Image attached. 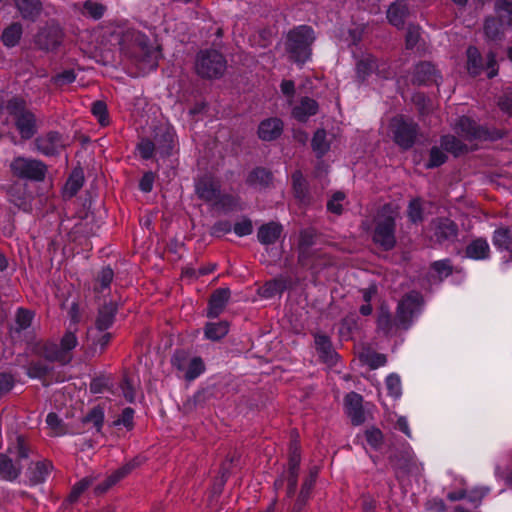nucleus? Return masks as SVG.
Masks as SVG:
<instances>
[{"label": "nucleus", "mask_w": 512, "mask_h": 512, "mask_svg": "<svg viewBox=\"0 0 512 512\" xmlns=\"http://www.w3.org/2000/svg\"><path fill=\"white\" fill-rule=\"evenodd\" d=\"M493 245L498 250H512V235L511 231L506 228L495 230L492 239Z\"/></svg>", "instance_id": "nucleus-37"}, {"label": "nucleus", "mask_w": 512, "mask_h": 512, "mask_svg": "<svg viewBox=\"0 0 512 512\" xmlns=\"http://www.w3.org/2000/svg\"><path fill=\"white\" fill-rule=\"evenodd\" d=\"M292 185L296 197L303 201L307 194V185L306 180L300 171H295L292 174Z\"/></svg>", "instance_id": "nucleus-45"}, {"label": "nucleus", "mask_w": 512, "mask_h": 512, "mask_svg": "<svg viewBox=\"0 0 512 512\" xmlns=\"http://www.w3.org/2000/svg\"><path fill=\"white\" fill-rule=\"evenodd\" d=\"M282 289L281 283L277 281H269L267 282L262 290H263V296L266 298L273 297L277 293H279Z\"/></svg>", "instance_id": "nucleus-64"}, {"label": "nucleus", "mask_w": 512, "mask_h": 512, "mask_svg": "<svg viewBox=\"0 0 512 512\" xmlns=\"http://www.w3.org/2000/svg\"><path fill=\"white\" fill-rule=\"evenodd\" d=\"M378 60L372 54L361 55L355 65L356 80L358 83H364L369 76L378 71Z\"/></svg>", "instance_id": "nucleus-21"}, {"label": "nucleus", "mask_w": 512, "mask_h": 512, "mask_svg": "<svg viewBox=\"0 0 512 512\" xmlns=\"http://www.w3.org/2000/svg\"><path fill=\"white\" fill-rule=\"evenodd\" d=\"M16 7L23 19L35 22L42 12L40 0H15Z\"/></svg>", "instance_id": "nucleus-27"}, {"label": "nucleus", "mask_w": 512, "mask_h": 512, "mask_svg": "<svg viewBox=\"0 0 512 512\" xmlns=\"http://www.w3.org/2000/svg\"><path fill=\"white\" fill-rule=\"evenodd\" d=\"M36 146L43 155L53 156L60 153L65 146V141L58 132H49L36 139Z\"/></svg>", "instance_id": "nucleus-18"}, {"label": "nucleus", "mask_w": 512, "mask_h": 512, "mask_svg": "<svg viewBox=\"0 0 512 512\" xmlns=\"http://www.w3.org/2000/svg\"><path fill=\"white\" fill-rule=\"evenodd\" d=\"M23 29L22 25L18 22H14L6 27L1 35V39L3 44L6 47H14L16 46L22 36Z\"/></svg>", "instance_id": "nucleus-33"}, {"label": "nucleus", "mask_w": 512, "mask_h": 512, "mask_svg": "<svg viewBox=\"0 0 512 512\" xmlns=\"http://www.w3.org/2000/svg\"><path fill=\"white\" fill-rule=\"evenodd\" d=\"M441 147L446 151L458 156L465 151L467 147L459 139L452 135H444L440 140Z\"/></svg>", "instance_id": "nucleus-38"}, {"label": "nucleus", "mask_w": 512, "mask_h": 512, "mask_svg": "<svg viewBox=\"0 0 512 512\" xmlns=\"http://www.w3.org/2000/svg\"><path fill=\"white\" fill-rule=\"evenodd\" d=\"M230 298V290L228 288H220L211 295L208 305L207 316L209 318L218 317L224 310Z\"/></svg>", "instance_id": "nucleus-25"}, {"label": "nucleus", "mask_w": 512, "mask_h": 512, "mask_svg": "<svg viewBox=\"0 0 512 512\" xmlns=\"http://www.w3.org/2000/svg\"><path fill=\"white\" fill-rule=\"evenodd\" d=\"M432 269L439 275L440 278L447 277L452 273V266L449 259L435 261L432 264Z\"/></svg>", "instance_id": "nucleus-56"}, {"label": "nucleus", "mask_w": 512, "mask_h": 512, "mask_svg": "<svg viewBox=\"0 0 512 512\" xmlns=\"http://www.w3.org/2000/svg\"><path fill=\"white\" fill-rule=\"evenodd\" d=\"M283 227L276 222H269L262 225L257 232V238L263 245L274 244L281 236Z\"/></svg>", "instance_id": "nucleus-28"}, {"label": "nucleus", "mask_w": 512, "mask_h": 512, "mask_svg": "<svg viewBox=\"0 0 512 512\" xmlns=\"http://www.w3.org/2000/svg\"><path fill=\"white\" fill-rule=\"evenodd\" d=\"M495 10L507 26H512V0H496Z\"/></svg>", "instance_id": "nucleus-41"}, {"label": "nucleus", "mask_w": 512, "mask_h": 512, "mask_svg": "<svg viewBox=\"0 0 512 512\" xmlns=\"http://www.w3.org/2000/svg\"><path fill=\"white\" fill-rule=\"evenodd\" d=\"M91 341L95 350L99 347L100 352H102L111 339V334L109 332L104 331L101 333H95L94 337H88Z\"/></svg>", "instance_id": "nucleus-57"}, {"label": "nucleus", "mask_w": 512, "mask_h": 512, "mask_svg": "<svg viewBox=\"0 0 512 512\" xmlns=\"http://www.w3.org/2000/svg\"><path fill=\"white\" fill-rule=\"evenodd\" d=\"M142 463V459L140 457H136L133 460L127 462L122 467L115 470L111 475H109L103 482L97 483L94 485V489L96 493H104L125 476H127L133 469L138 467Z\"/></svg>", "instance_id": "nucleus-17"}, {"label": "nucleus", "mask_w": 512, "mask_h": 512, "mask_svg": "<svg viewBox=\"0 0 512 512\" xmlns=\"http://www.w3.org/2000/svg\"><path fill=\"white\" fill-rule=\"evenodd\" d=\"M318 104L314 98H301L299 104H295L292 109V115L298 121L304 122L310 116L316 114Z\"/></svg>", "instance_id": "nucleus-29"}, {"label": "nucleus", "mask_w": 512, "mask_h": 512, "mask_svg": "<svg viewBox=\"0 0 512 512\" xmlns=\"http://www.w3.org/2000/svg\"><path fill=\"white\" fill-rule=\"evenodd\" d=\"M233 231L239 237L250 235L253 231L251 220L244 219L240 222H237L233 227Z\"/></svg>", "instance_id": "nucleus-59"}, {"label": "nucleus", "mask_w": 512, "mask_h": 512, "mask_svg": "<svg viewBox=\"0 0 512 512\" xmlns=\"http://www.w3.org/2000/svg\"><path fill=\"white\" fill-rule=\"evenodd\" d=\"M455 130L466 140H493L498 137L496 133L479 126L475 121L466 116L459 118Z\"/></svg>", "instance_id": "nucleus-15"}, {"label": "nucleus", "mask_w": 512, "mask_h": 512, "mask_svg": "<svg viewBox=\"0 0 512 512\" xmlns=\"http://www.w3.org/2000/svg\"><path fill=\"white\" fill-rule=\"evenodd\" d=\"M283 122L279 118L263 120L258 127V136L263 141H273L283 132Z\"/></svg>", "instance_id": "nucleus-23"}, {"label": "nucleus", "mask_w": 512, "mask_h": 512, "mask_svg": "<svg viewBox=\"0 0 512 512\" xmlns=\"http://www.w3.org/2000/svg\"><path fill=\"white\" fill-rule=\"evenodd\" d=\"M364 362L371 368L377 369L386 364L387 359L384 354L376 353V352H367L363 355Z\"/></svg>", "instance_id": "nucleus-51"}, {"label": "nucleus", "mask_w": 512, "mask_h": 512, "mask_svg": "<svg viewBox=\"0 0 512 512\" xmlns=\"http://www.w3.org/2000/svg\"><path fill=\"white\" fill-rule=\"evenodd\" d=\"M34 314L26 309H19L16 314L17 330H25L30 327Z\"/></svg>", "instance_id": "nucleus-54"}, {"label": "nucleus", "mask_w": 512, "mask_h": 512, "mask_svg": "<svg viewBox=\"0 0 512 512\" xmlns=\"http://www.w3.org/2000/svg\"><path fill=\"white\" fill-rule=\"evenodd\" d=\"M126 54L136 67L145 73L157 68L160 50L151 45L144 34L137 33Z\"/></svg>", "instance_id": "nucleus-4"}, {"label": "nucleus", "mask_w": 512, "mask_h": 512, "mask_svg": "<svg viewBox=\"0 0 512 512\" xmlns=\"http://www.w3.org/2000/svg\"><path fill=\"white\" fill-rule=\"evenodd\" d=\"M431 239L442 244L457 239L458 227L454 221L446 217L434 219L430 224Z\"/></svg>", "instance_id": "nucleus-16"}, {"label": "nucleus", "mask_w": 512, "mask_h": 512, "mask_svg": "<svg viewBox=\"0 0 512 512\" xmlns=\"http://www.w3.org/2000/svg\"><path fill=\"white\" fill-rule=\"evenodd\" d=\"M7 109L14 116L21 137L30 139L36 132L35 117L25 109L22 98H12L8 102Z\"/></svg>", "instance_id": "nucleus-10"}, {"label": "nucleus", "mask_w": 512, "mask_h": 512, "mask_svg": "<svg viewBox=\"0 0 512 512\" xmlns=\"http://www.w3.org/2000/svg\"><path fill=\"white\" fill-rule=\"evenodd\" d=\"M345 195L342 192H336L333 194L331 199L327 203V209L335 214H340L342 212V201L344 200Z\"/></svg>", "instance_id": "nucleus-58"}, {"label": "nucleus", "mask_w": 512, "mask_h": 512, "mask_svg": "<svg viewBox=\"0 0 512 512\" xmlns=\"http://www.w3.org/2000/svg\"><path fill=\"white\" fill-rule=\"evenodd\" d=\"M408 217L413 223L422 221V206L420 199H413L408 206Z\"/></svg>", "instance_id": "nucleus-55"}, {"label": "nucleus", "mask_w": 512, "mask_h": 512, "mask_svg": "<svg viewBox=\"0 0 512 512\" xmlns=\"http://www.w3.org/2000/svg\"><path fill=\"white\" fill-rule=\"evenodd\" d=\"M91 112L101 126H107L110 123L107 105L102 100H97L92 104Z\"/></svg>", "instance_id": "nucleus-42"}, {"label": "nucleus", "mask_w": 512, "mask_h": 512, "mask_svg": "<svg viewBox=\"0 0 512 512\" xmlns=\"http://www.w3.org/2000/svg\"><path fill=\"white\" fill-rule=\"evenodd\" d=\"M229 331V325L226 321L216 323H207L205 326V336L207 339L216 341L223 338Z\"/></svg>", "instance_id": "nucleus-39"}, {"label": "nucleus", "mask_w": 512, "mask_h": 512, "mask_svg": "<svg viewBox=\"0 0 512 512\" xmlns=\"http://www.w3.org/2000/svg\"><path fill=\"white\" fill-rule=\"evenodd\" d=\"M490 247L483 238L473 240L466 247V256L473 260H485L489 257Z\"/></svg>", "instance_id": "nucleus-30"}, {"label": "nucleus", "mask_w": 512, "mask_h": 512, "mask_svg": "<svg viewBox=\"0 0 512 512\" xmlns=\"http://www.w3.org/2000/svg\"><path fill=\"white\" fill-rule=\"evenodd\" d=\"M227 69V61L222 53L215 49H205L197 53L196 73L205 79H218Z\"/></svg>", "instance_id": "nucleus-5"}, {"label": "nucleus", "mask_w": 512, "mask_h": 512, "mask_svg": "<svg viewBox=\"0 0 512 512\" xmlns=\"http://www.w3.org/2000/svg\"><path fill=\"white\" fill-rule=\"evenodd\" d=\"M447 160L446 153L439 147L433 146L429 153V160L426 163V168L431 169L439 167L444 164Z\"/></svg>", "instance_id": "nucleus-46"}, {"label": "nucleus", "mask_w": 512, "mask_h": 512, "mask_svg": "<svg viewBox=\"0 0 512 512\" xmlns=\"http://www.w3.org/2000/svg\"><path fill=\"white\" fill-rule=\"evenodd\" d=\"M113 277V270L110 267H104L97 277V285L95 289L98 292H103L104 290L108 289L113 280Z\"/></svg>", "instance_id": "nucleus-47"}, {"label": "nucleus", "mask_w": 512, "mask_h": 512, "mask_svg": "<svg viewBox=\"0 0 512 512\" xmlns=\"http://www.w3.org/2000/svg\"><path fill=\"white\" fill-rule=\"evenodd\" d=\"M172 364L189 381L199 377L205 370L200 357H190L185 351H176L172 357Z\"/></svg>", "instance_id": "nucleus-14"}, {"label": "nucleus", "mask_w": 512, "mask_h": 512, "mask_svg": "<svg viewBox=\"0 0 512 512\" xmlns=\"http://www.w3.org/2000/svg\"><path fill=\"white\" fill-rule=\"evenodd\" d=\"M52 470V464L49 461H40L30 467V480L34 484L44 482Z\"/></svg>", "instance_id": "nucleus-34"}, {"label": "nucleus", "mask_w": 512, "mask_h": 512, "mask_svg": "<svg viewBox=\"0 0 512 512\" xmlns=\"http://www.w3.org/2000/svg\"><path fill=\"white\" fill-rule=\"evenodd\" d=\"M422 303L423 299L420 293L415 291L408 293L398 304L395 321L390 312L382 307L377 319L378 328L387 334L392 331L394 324L408 329L413 318L420 312Z\"/></svg>", "instance_id": "nucleus-1"}, {"label": "nucleus", "mask_w": 512, "mask_h": 512, "mask_svg": "<svg viewBox=\"0 0 512 512\" xmlns=\"http://www.w3.org/2000/svg\"><path fill=\"white\" fill-rule=\"evenodd\" d=\"M134 410L132 408H125L120 414L119 418L115 421L116 425H122L128 429L133 426Z\"/></svg>", "instance_id": "nucleus-60"}, {"label": "nucleus", "mask_w": 512, "mask_h": 512, "mask_svg": "<svg viewBox=\"0 0 512 512\" xmlns=\"http://www.w3.org/2000/svg\"><path fill=\"white\" fill-rule=\"evenodd\" d=\"M271 181L272 174L264 168H256L247 178L249 185L259 188L267 187Z\"/></svg>", "instance_id": "nucleus-36"}, {"label": "nucleus", "mask_w": 512, "mask_h": 512, "mask_svg": "<svg viewBox=\"0 0 512 512\" xmlns=\"http://www.w3.org/2000/svg\"><path fill=\"white\" fill-rule=\"evenodd\" d=\"M10 167L16 176L35 181L43 180L47 170L43 162L25 157L15 158Z\"/></svg>", "instance_id": "nucleus-12"}, {"label": "nucleus", "mask_w": 512, "mask_h": 512, "mask_svg": "<svg viewBox=\"0 0 512 512\" xmlns=\"http://www.w3.org/2000/svg\"><path fill=\"white\" fill-rule=\"evenodd\" d=\"M365 439L373 449H379L383 443V434L380 429L372 427L365 432Z\"/></svg>", "instance_id": "nucleus-50"}, {"label": "nucleus", "mask_w": 512, "mask_h": 512, "mask_svg": "<svg viewBox=\"0 0 512 512\" xmlns=\"http://www.w3.org/2000/svg\"><path fill=\"white\" fill-rule=\"evenodd\" d=\"M505 24L501 18L488 17L484 22V34L489 40H497L502 34V25Z\"/></svg>", "instance_id": "nucleus-40"}, {"label": "nucleus", "mask_w": 512, "mask_h": 512, "mask_svg": "<svg viewBox=\"0 0 512 512\" xmlns=\"http://www.w3.org/2000/svg\"><path fill=\"white\" fill-rule=\"evenodd\" d=\"M84 184V174L81 169H75L67 179L64 188L63 196L65 198H72L82 188Z\"/></svg>", "instance_id": "nucleus-31"}, {"label": "nucleus", "mask_w": 512, "mask_h": 512, "mask_svg": "<svg viewBox=\"0 0 512 512\" xmlns=\"http://www.w3.org/2000/svg\"><path fill=\"white\" fill-rule=\"evenodd\" d=\"M388 395L395 399H399L402 395L401 379L398 374L391 373L385 380Z\"/></svg>", "instance_id": "nucleus-43"}, {"label": "nucleus", "mask_w": 512, "mask_h": 512, "mask_svg": "<svg viewBox=\"0 0 512 512\" xmlns=\"http://www.w3.org/2000/svg\"><path fill=\"white\" fill-rule=\"evenodd\" d=\"M311 146L318 158L323 157L330 149V142L324 129H318L312 138Z\"/></svg>", "instance_id": "nucleus-35"}, {"label": "nucleus", "mask_w": 512, "mask_h": 512, "mask_svg": "<svg viewBox=\"0 0 512 512\" xmlns=\"http://www.w3.org/2000/svg\"><path fill=\"white\" fill-rule=\"evenodd\" d=\"M64 33L61 27L51 21L41 27L34 36L36 47L45 52H54L62 44Z\"/></svg>", "instance_id": "nucleus-11"}, {"label": "nucleus", "mask_w": 512, "mask_h": 512, "mask_svg": "<svg viewBox=\"0 0 512 512\" xmlns=\"http://www.w3.org/2000/svg\"><path fill=\"white\" fill-rule=\"evenodd\" d=\"M83 8L84 11L95 20L100 19L106 11V7L103 4L91 0H87Z\"/></svg>", "instance_id": "nucleus-48"}, {"label": "nucleus", "mask_w": 512, "mask_h": 512, "mask_svg": "<svg viewBox=\"0 0 512 512\" xmlns=\"http://www.w3.org/2000/svg\"><path fill=\"white\" fill-rule=\"evenodd\" d=\"M373 241L384 250L392 249L396 244L395 214L384 207L376 219Z\"/></svg>", "instance_id": "nucleus-7"}, {"label": "nucleus", "mask_w": 512, "mask_h": 512, "mask_svg": "<svg viewBox=\"0 0 512 512\" xmlns=\"http://www.w3.org/2000/svg\"><path fill=\"white\" fill-rule=\"evenodd\" d=\"M409 15V8L406 0H396L387 10V19L390 24L397 28H403L405 20Z\"/></svg>", "instance_id": "nucleus-24"}, {"label": "nucleus", "mask_w": 512, "mask_h": 512, "mask_svg": "<svg viewBox=\"0 0 512 512\" xmlns=\"http://www.w3.org/2000/svg\"><path fill=\"white\" fill-rule=\"evenodd\" d=\"M362 402L363 397L355 392H350L345 397L346 413L354 425H360L365 420Z\"/></svg>", "instance_id": "nucleus-22"}, {"label": "nucleus", "mask_w": 512, "mask_h": 512, "mask_svg": "<svg viewBox=\"0 0 512 512\" xmlns=\"http://www.w3.org/2000/svg\"><path fill=\"white\" fill-rule=\"evenodd\" d=\"M389 132L394 142L404 150L410 149L418 135V125L404 116L394 117L389 124Z\"/></svg>", "instance_id": "nucleus-8"}, {"label": "nucleus", "mask_w": 512, "mask_h": 512, "mask_svg": "<svg viewBox=\"0 0 512 512\" xmlns=\"http://www.w3.org/2000/svg\"><path fill=\"white\" fill-rule=\"evenodd\" d=\"M93 485V479L90 477H85L82 480H80L78 483H76L72 489L70 499L76 500L79 495L86 490L89 486Z\"/></svg>", "instance_id": "nucleus-61"}, {"label": "nucleus", "mask_w": 512, "mask_h": 512, "mask_svg": "<svg viewBox=\"0 0 512 512\" xmlns=\"http://www.w3.org/2000/svg\"><path fill=\"white\" fill-rule=\"evenodd\" d=\"M93 485V479L90 477H85L82 480H80L78 483H76L72 489L70 499L76 500L79 495L86 490L89 486Z\"/></svg>", "instance_id": "nucleus-62"}, {"label": "nucleus", "mask_w": 512, "mask_h": 512, "mask_svg": "<svg viewBox=\"0 0 512 512\" xmlns=\"http://www.w3.org/2000/svg\"><path fill=\"white\" fill-rule=\"evenodd\" d=\"M441 78L435 65L428 61L418 63L414 69L413 82L419 85L438 84Z\"/></svg>", "instance_id": "nucleus-19"}, {"label": "nucleus", "mask_w": 512, "mask_h": 512, "mask_svg": "<svg viewBox=\"0 0 512 512\" xmlns=\"http://www.w3.org/2000/svg\"><path fill=\"white\" fill-rule=\"evenodd\" d=\"M71 324L59 344L49 343L45 345L44 354L45 357L51 361H57L61 364H67L72 359V351L78 345V338L75 334L77 328L76 324L79 321L78 318V307L73 304L70 310Z\"/></svg>", "instance_id": "nucleus-3"}, {"label": "nucleus", "mask_w": 512, "mask_h": 512, "mask_svg": "<svg viewBox=\"0 0 512 512\" xmlns=\"http://www.w3.org/2000/svg\"><path fill=\"white\" fill-rule=\"evenodd\" d=\"M175 131L170 127H163L155 135L157 151L162 156L170 155L175 144Z\"/></svg>", "instance_id": "nucleus-26"}, {"label": "nucleus", "mask_w": 512, "mask_h": 512, "mask_svg": "<svg viewBox=\"0 0 512 512\" xmlns=\"http://www.w3.org/2000/svg\"><path fill=\"white\" fill-rule=\"evenodd\" d=\"M195 193L202 201L217 206L222 203L220 182L211 175H204L195 182Z\"/></svg>", "instance_id": "nucleus-13"}, {"label": "nucleus", "mask_w": 512, "mask_h": 512, "mask_svg": "<svg viewBox=\"0 0 512 512\" xmlns=\"http://www.w3.org/2000/svg\"><path fill=\"white\" fill-rule=\"evenodd\" d=\"M315 39V32L311 26L300 25L291 29L284 43L288 60L297 65L305 64L311 58Z\"/></svg>", "instance_id": "nucleus-2"}, {"label": "nucleus", "mask_w": 512, "mask_h": 512, "mask_svg": "<svg viewBox=\"0 0 512 512\" xmlns=\"http://www.w3.org/2000/svg\"><path fill=\"white\" fill-rule=\"evenodd\" d=\"M8 452L15 454L17 460L14 463L7 455L0 454V475L6 480H14L19 476L22 468L18 461L28 457V449L25 445L24 438L17 436L15 444L8 448Z\"/></svg>", "instance_id": "nucleus-9"}, {"label": "nucleus", "mask_w": 512, "mask_h": 512, "mask_svg": "<svg viewBox=\"0 0 512 512\" xmlns=\"http://www.w3.org/2000/svg\"><path fill=\"white\" fill-rule=\"evenodd\" d=\"M115 314L116 307L114 304L109 303L102 306L99 309L95 326L88 329V337H94L95 333H101L108 330L114 322Z\"/></svg>", "instance_id": "nucleus-20"}, {"label": "nucleus", "mask_w": 512, "mask_h": 512, "mask_svg": "<svg viewBox=\"0 0 512 512\" xmlns=\"http://www.w3.org/2000/svg\"><path fill=\"white\" fill-rule=\"evenodd\" d=\"M466 69L472 77L479 76L485 72L489 79L494 78L499 70L496 54L493 51H489L483 57L477 47L469 46L466 50Z\"/></svg>", "instance_id": "nucleus-6"}, {"label": "nucleus", "mask_w": 512, "mask_h": 512, "mask_svg": "<svg viewBox=\"0 0 512 512\" xmlns=\"http://www.w3.org/2000/svg\"><path fill=\"white\" fill-rule=\"evenodd\" d=\"M315 347L324 362L334 363L337 354L332 349L330 339L326 335L317 334L315 336Z\"/></svg>", "instance_id": "nucleus-32"}, {"label": "nucleus", "mask_w": 512, "mask_h": 512, "mask_svg": "<svg viewBox=\"0 0 512 512\" xmlns=\"http://www.w3.org/2000/svg\"><path fill=\"white\" fill-rule=\"evenodd\" d=\"M75 80V73L73 70H65L52 78V84L60 88V92H65L63 87L72 83Z\"/></svg>", "instance_id": "nucleus-49"}, {"label": "nucleus", "mask_w": 512, "mask_h": 512, "mask_svg": "<svg viewBox=\"0 0 512 512\" xmlns=\"http://www.w3.org/2000/svg\"><path fill=\"white\" fill-rule=\"evenodd\" d=\"M232 229V225L229 221H219L213 225L211 234L216 237H221L231 232Z\"/></svg>", "instance_id": "nucleus-63"}, {"label": "nucleus", "mask_w": 512, "mask_h": 512, "mask_svg": "<svg viewBox=\"0 0 512 512\" xmlns=\"http://www.w3.org/2000/svg\"><path fill=\"white\" fill-rule=\"evenodd\" d=\"M421 37L420 27L418 25L410 24L407 28L405 36V45L407 49H413Z\"/></svg>", "instance_id": "nucleus-52"}, {"label": "nucleus", "mask_w": 512, "mask_h": 512, "mask_svg": "<svg viewBox=\"0 0 512 512\" xmlns=\"http://www.w3.org/2000/svg\"><path fill=\"white\" fill-rule=\"evenodd\" d=\"M317 474H318V470L316 468L312 469L309 477L303 483L298 500H297V505L299 507L301 505H303L305 503L306 499L309 497L310 491L312 490V488L315 484Z\"/></svg>", "instance_id": "nucleus-44"}, {"label": "nucleus", "mask_w": 512, "mask_h": 512, "mask_svg": "<svg viewBox=\"0 0 512 512\" xmlns=\"http://www.w3.org/2000/svg\"><path fill=\"white\" fill-rule=\"evenodd\" d=\"M137 149H138L140 156L143 159L148 160V159L152 158V156L154 155V152L157 149V146H156V143H154L150 139H142L138 143Z\"/></svg>", "instance_id": "nucleus-53"}]
</instances>
